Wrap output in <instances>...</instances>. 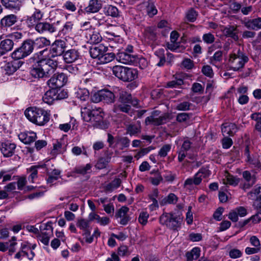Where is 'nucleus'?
I'll return each instance as SVG.
<instances>
[{"label": "nucleus", "mask_w": 261, "mask_h": 261, "mask_svg": "<svg viewBox=\"0 0 261 261\" xmlns=\"http://www.w3.org/2000/svg\"><path fill=\"white\" fill-rule=\"evenodd\" d=\"M105 14L113 17H117L119 15V11L118 8L112 5H109L104 8Z\"/></svg>", "instance_id": "58836bf2"}, {"label": "nucleus", "mask_w": 261, "mask_h": 261, "mask_svg": "<svg viewBox=\"0 0 261 261\" xmlns=\"http://www.w3.org/2000/svg\"><path fill=\"white\" fill-rule=\"evenodd\" d=\"M197 14L194 9L189 10L186 14V18L190 22H194L196 19Z\"/></svg>", "instance_id": "680f3d73"}, {"label": "nucleus", "mask_w": 261, "mask_h": 261, "mask_svg": "<svg viewBox=\"0 0 261 261\" xmlns=\"http://www.w3.org/2000/svg\"><path fill=\"white\" fill-rule=\"evenodd\" d=\"M191 116V115L189 113H179L176 116V120L177 121L180 123L184 122L188 120L190 118Z\"/></svg>", "instance_id": "6e6d98bb"}, {"label": "nucleus", "mask_w": 261, "mask_h": 261, "mask_svg": "<svg viewBox=\"0 0 261 261\" xmlns=\"http://www.w3.org/2000/svg\"><path fill=\"white\" fill-rule=\"evenodd\" d=\"M140 132L141 125L139 123L130 124L127 128V132L130 136L136 135Z\"/></svg>", "instance_id": "a19ab883"}, {"label": "nucleus", "mask_w": 261, "mask_h": 261, "mask_svg": "<svg viewBox=\"0 0 261 261\" xmlns=\"http://www.w3.org/2000/svg\"><path fill=\"white\" fill-rule=\"evenodd\" d=\"M108 50V47L102 44H100L97 46H92L90 49V54L91 57L94 59H100L103 54Z\"/></svg>", "instance_id": "dca6fc26"}, {"label": "nucleus", "mask_w": 261, "mask_h": 261, "mask_svg": "<svg viewBox=\"0 0 261 261\" xmlns=\"http://www.w3.org/2000/svg\"><path fill=\"white\" fill-rule=\"evenodd\" d=\"M184 83L182 79L175 78L174 80L167 83L166 87L171 88H178L182 85Z\"/></svg>", "instance_id": "8fccbe9b"}, {"label": "nucleus", "mask_w": 261, "mask_h": 261, "mask_svg": "<svg viewBox=\"0 0 261 261\" xmlns=\"http://www.w3.org/2000/svg\"><path fill=\"white\" fill-rule=\"evenodd\" d=\"M200 183L199 178L195 175L193 178H189L185 180L184 186L186 187L188 186H192V185H198Z\"/></svg>", "instance_id": "864d4df0"}, {"label": "nucleus", "mask_w": 261, "mask_h": 261, "mask_svg": "<svg viewBox=\"0 0 261 261\" xmlns=\"http://www.w3.org/2000/svg\"><path fill=\"white\" fill-rule=\"evenodd\" d=\"M116 58L118 61L125 64H133L136 60L135 56L130 55L126 51H122L118 53Z\"/></svg>", "instance_id": "f3484780"}, {"label": "nucleus", "mask_w": 261, "mask_h": 261, "mask_svg": "<svg viewBox=\"0 0 261 261\" xmlns=\"http://www.w3.org/2000/svg\"><path fill=\"white\" fill-rule=\"evenodd\" d=\"M18 138L23 143L30 144L35 141L37 135L33 132H22L19 134Z\"/></svg>", "instance_id": "5701e85b"}, {"label": "nucleus", "mask_w": 261, "mask_h": 261, "mask_svg": "<svg viewBox=\"0 0 261 261\" xmlns=\"http://www.w3.org/2000/svg\"><path fill=\"white\" fill-rule=\"evenodd\" d=\"M129 208L126 206H122L119 208L115 214V217L117 218H121L128 215L129 212Z\"/></svg>", "instance_id": "4d7b16f0"}, {"label": "nucleus", "mask_w": 261, "mask_h": 261, "mask_svg": "<svg viewBox=\"0 0 261 261\" xmlns=\"http://www.w3.org/2000/svg\"><path fill=\"white\" fill-rule=\"evenodd\" d=\"M73 23L71 22H67L63 26L62 30L60 31V34L63 35L68 34L72 31L73 28Z\"/></svg>", "instance_id": "5fc2aeb1"}, {"label": "nucleus", "mask_w": 261, "mask_h": 261, "mask_svg": "<svg viewBox=\"0 0 261 261\" xmlns=\"http://www.w3.org/2000/svg\"><path fill=\"white\" fill-rule=\"evenodd\" d=\"M13 46L14 43L11 39H7L2 41L0 43V57L11 50Z\"/></svg>", "instance_id": "bb28decb"}, {"label": "nucleus", "mask_w": 261, "mask_h": 261, "mask_svg": "<svg viewBox=\"0 0 261 261\" xmlns=\"http://www.w3.org/2000/svg\"><path fill=\"white\" fill-rule=\"evenodd\" d=\"M22 0H0L1 3L7 8L12 10H19Z\"/></svg>", "instance_id": "c85d7f7f"}, {"label": "nucleus", "mask_w": 261, "mask_h": 261, "mask_svg": "<svg viewBox=\"0 0 261 261\" xmlns=\"http://www.w3.org/2000/svg\"><path fill=\"white\" fill-rule=\"evenodd\" d=\"M34 25L35 30L42 34H53L57 31L54 24L46 21L37 22Z\"/></svg>", "instance_id": "4468645a"}, {"label": "nucleus", "mask_w": 261, "mask_h": 261, "mask_svg": "<svg viewBox=\"0 0 261 261\" xmlns=\"http://www.w3.org/2000/svg\"><path fill=\"white\" fill-rule=\"evenodd\" d=\"M221 130L223 136H232L238 131V128L234 123L226 122L222 125Z\"/></svg>", "instance_id": "4be33fe9"}, {"label": "nucleus", "mask_w": 261, "mask_h": 261, "mask_svg": "<svg viewBox=\"0 0 261 261\" xmlns=\"http://www.w3.org/2000/svg\"><path fill=\"white\" fill-rule=\"evenodd\" d=\"M211 174V171L207 167H202L199 169L198 172L195 174L198 177L200 182H201L202 178H206Z\"/></svg>", "instance_id": "09e8293b"}, {"label": "nucleus", "mask_w": 261, "mask_h": 261, "mask_svg": "<svg viewBox=\"0 0 261 261\" xmlns=\"http://www.w3.org/2000/svg\"><path fill=\"white\" fill-rule=\"evenodd\" d=\"M77 226L86 231V229L89 227V221L84 219H79L77 222Z\"/></svg>", "instance_id": "338daca9"}, {"label": "nucleus", "mask_w": 261, "mask_h": 261, "mask_svg": "<svg viewBox=\"0 0 261 261\" xmlns=\"http://www.w3.org/2000/svg\"><path fill=\"white\" fill-rule=\"evenodd\" d=\"M191 105L192 104L189 102L184 101L177 105L175 109L178 111H188L190 109Z\"/></svg>", "instance_id": "052dcab7"}, {"label": "nucleus", "mask_w": 261, "mask_h": 261, "mask_svg": "<svg viewBox=\"0 0 261 261\" xmlns=\"http://www.w3.org/2000/svg\"><path fill=\"white\" fill-rule=\"evenodd\" d=\"M182 221L180 215L174 213H164L160 217V223L173 230L180 228Z\"/></svg>", "instance_id": "20e7f679"}, {"label": "nucleus", "mask_w": 261, "mask_h": 261, "mask_svg": "<svg viewBox=\"0 0 261 261\" xmlns=\"http://www.w3.org/2000/svg\"><path fill=\"white\" fill-rule=\"evenodd\" d=\"M244 155L246 158V161L250 165H253L255 167L260 168L261 164L259 160L257 157H252L249 153V148L248 146L245 147L244 150Z\"/></svg>", "instance_id": "cd10ccee"}, {"label": "nucleus", "mask_w": 261, "mask_h": 261, "mask_svg": "<svg viewBox=\"0 0 261 261\" xmlns=\"http://www.w3.org/2000/svg\"><path fill=\"white\" fill-rule=\"evenodd\" d=\"M46 168V165L45 164L42 165H38L36 166H32L28 170L31 172V174L29 177V179H31V182H34L35 179L37 178L38 176V169Z\"/></svg>", "instance_id": "2f4dec72"}, {"label": "nucleus", "mask_w": 261, "mask_h": 261, "mask_svg": "<svg viewBox=\"0 0 261 261\" xmlns=\"http://www.w3.org/2000/svg\"><path fill=\"white\" fill-rule=\"evenodd\" d=\"M16 145L10 141L7 140L1 142V151L5 157L12 156L15 152Z\"/></svg>", "instance_id": "2eb2a0df"}, {"label": "nucleus", "mask_w": 261, "mask_h": 261, "mask_svg": "<svg viewBox=\"0 0 261 261\" xmlns=\"http://www.w3.org/2000/svg\"><path fill=\"white\" fill-rule=\"evenodd\" d=\"M202 39L204 43L209 44L215 42V37L213 34L211 33H208L203 35Z\"/></svg>", "instance_id": "13d9d810"}, {"label": "nucleus", "mask_w": 261, "mask_h": 261, "mask_svg": "<svg viewBox=\"0 0 261 261\" xmlns=\"http://www.w3.org/2000/svg\"><path fill=\"white\" fill-rule=\"evenodd\" d=\"M81 115L85 121L95 123L100 122L103 117V113L100 108L92 110L87 108H82Z\"/></svg>", "instance_id": "0eeeda50"}, {"label": "nucleus", "mask_w": 261, "mask_h": 261, "mask_svg": "<svg viewBox=\"0 0 261 261\" xmlns=\"http://www.w3.org/2000/svg\"><path fill=\"white\" fill-rule=\"evenodd\" d=\"M171 149V144H165L161 148L159 151L158 155L161 158H164L167 155L168 153L170 151Z\"/></svg>", "instance_id": "3c124183"}, {"label": "nucleus", "mask_w": 261, "mask_h": 261, "mask_svg": "<svg viewBox=\"0 0 261 261\" xmlns=\"http://www.w3.org/2000/svg\"><path fill=\"white\" fill-rule=\"evenodd\" d=\"M66 150V145L57 141L53 144V148L50 151V154L56 156L57 154L63 153Z\"/></svg>", "instance_id": "7c9ffc66"}, {"label": "nucleus", "mask_w": 261, "mask_h": 261, "mask_svg": "<svg viewBox=\"0 0 261 261\" xmlns=\"http://www.w3.org/2000/svg\"><path fill=\"white\" fill-rule=\"evenodd\" d=\"M222 51L218 50L216 51L214 55L210 58V63L213 65L217 66V64L222 61Z\"/></svg>", "instance_id": "79ce46f5"}, {"label": "nucleus", "mask_w": 261, "mask_h": 261, "mask_svg": "<svg viewBox=\"0 0 261 261\" xmlns=\"http://www.w3.org/2000/svg\"><path fill=\"white\" fill-rule=\"evenodd\" d=\"M24 114L31 122L40 126L45 125L49 120V113L40 108H29L25 111Z\"/></svg>", "instance_id": "f03ea898"}, {"label": "nucleus", "mask_w": 261, "mask_h": 261, "mask_svg": "<svg viewBox=\"0 0 261 261\" xmlns=\"http://www.w3.org/2000/svg\"><path fill=\"white\" fill-rule=\"evenodd\" d=\"M149 215L147 212H142L139 216L138 221L143 225L146 224Z\"/></svg>", "instance_id": "69168bd1"}, {"label": "nucleus", "mask_w": 261, "mask_h": 261, "mask_svg": "<svg viewBox=\"0 0 261 261\" xmlns=\"http://www.w3.org/2000/svg\"><path fill=\"white\" fill-rule=\"evenodd\" d=\"M157 29L154 27H148L145 29V36L146 38L150 41H154L156 40Z\"/></svg>", "instance_id": "c9c22d12"}, {"label": "nucleus", "mask_w": 261, "mask_h": 261, "mask_svg": "<svg viewBox=\"0 0 261 261\" xmlns=\"http://www.w3.org/2000/svg\"><path fill=\"white\" fill-rule=\"evenodd\" d=\"M229 256L231 258H237L242 256V252L238 249H232L229 252Z\"/></svg>", "instance_id": "774afa93"}, {"label": "nucleus", "mask_w": 261, "mask_h": 261, "mask_svg": "<svg viewBox=\"0 0 261 261\" xmlns=\"http://www.w3.org/2000/svg\"><path fill=\"white\" fill-rule=\"evenodd\" d=\"M34 46H36L38 48H42L50 45V41L45 37H39L36 38L35 40H33Z\"/></svg>", "instance_id": "473e14b6"}, {"label": "nucleus", "mask_w": 261, "mask_h": 261, "mask_svg": "<svg viewBox=\"0 0 261 261\" xmlns=\"http://www.w3.org/2000/svg\"><path fill=\"white\" fill-rule=\"evenodd\" d=\"M168 49L171 51L176 53H179L185 50V47L182 45H180L179 43L176 42L168 43L167 45Z\"/></svg>", "instance_id": "a18cd8bd"}, {"label": "nucleus", "mask_w": 261, "mask_h": 261, "mask_svg": "<svg viewBox=\"0 0 261 261\" xmlns=\"http://www.w3.org/2000/svg\"><path fill=\"white\" fill-rule=\"evenodd\" d=\"M113 73L121 81L131 82L138 77V71L134 68L116 65L112 68Z\"/></svg>", "instance_id": "7ed1b4c3"}, {"label": "nucleus", "mask_w": 261, "mask_h": 261, "mask_svg": "<svg viewBox=\"0 0 261 261\" xmlns=\"http://www.w3.org/2000/svg\"><path fill=\"white\" fill-rule=\"evenodd\" d=\"M200 249L198 247L193 248L190 252H188L186 254L187 261H193L197 259L200 255Z\"/></svg>", "instance_id": "4c0bfd02"}, {"label": "nucleus", "mask_w": 261, "mask_h": 261, "mask_svg": "<svg viewBox=\"0 0 261 261\" xmlns=\"http://www.w3.org/2000/svg\"><path fill=\"white\" fill-rule=\"evenodd\" d=\"M39 228L38 239L44 245H48L50 238L53 234V223L48 221L46 223H42L40 225Z\"/></svg>", "instance_id": "1a4fd4ad"}, {"label": "nucleus", "mask_w": 261, "mask_h": 261, "mask_svg": "<svg viewBox=\"0 0 261 261\" xmlns=\"http://www.w3.org/2000/svg\"><path fill=\"white\" fill-rule=\"evenodd\" d=\"M202 73L205 76L212 77L214 76V72L212 68L208 65H204L201 69Z\"/></svg>", "instance_id": "bf43d9fd"}, {"label": "nucleus", "mask_w": 261, "mask_h": 261, "mask_svg": "<svg viewBox=\"0 0 261 261\" xmlns=\"http://www.w3.org/2000/svg\"><path fill=\"white\" fill-rule=\"evenodd\" d=\"M75 94L76 97L81 101H86L89 98V92L87 88H79Z\"/></svg>", "instance_id": "e433bc0d"}, {"label": "nucleus", "mask_w": 261, "mask_h": 261, "mask_svg": "<svg viewBox=\"0 0 261 261\" xmlns=\"http://www.w3.org/2000/svg\"><path fill=\"white\" fill-rule=\"evenodd\" d=\"M153 173V171L151 172V174ZM154 176L153 177H150L149 178L150 182L154 186L159 185L160 182L163 181V178L161 175V174L158 171H155L154 172Z\"/></svg>", "instance_id": "37998d69"}, {"label": "nucleus", "mask_w": 261, "mask_h": 261, "mask_svg": "<svg viewBox=\"0 0 261 261\" xmlns=\"http://www.w3.org/2000/svg\"><path fill=\"white\" fill-rule=\"evenodd\" d=\"M146 12L148 15L152 17L157 13V10L152 3H148L146 6Z\"/></svg>", "instance_id": "e2e57ef3"}, {"label": "nucleus", "mask_w": 261, "mask_h": 261, "mask_svg": "<svg viewBox=\"0 0 261 261\" xmlns=\"http://www.w3.org/2000/svg\"><path fill=\"white\" fill-rule=\"evenodd\" d=\"M29 61L33 63L30 72L35 78L48 77L55 72L58 66V61L52 57L43 58L35 61L33 57Z\"/></svg>", "instance_id": "f257e3e1"}, {"label": "nucleus", "mask_w": 261, "mask_h": 261, "mask_svg": "<svg viewBox=\"0 0 261 261\" xmlns=\"http://www.w3.org/2000/svg\"><path fill=\"white\" fill-rule=\"evenodd\" d=\"M66 47V43L64 40L61 39L56 40L51 45L50 48L49 52L51 54V57L54 58L56 57L63 56L65 52V49Z\"/></svg>", "instance_id": "9b49d317"}, {"label": "nucleus", "mask_w": 261, "mask_h": 261, "mask_svg": "<svg viewBox=\"0 0 261 261\" xmlns=\"http://www.w3.org/2000/svg\"><path fill=\"white\" fill-rule=\"evenodd\" d=\"M244 25L249 29L257 30L261 29V17L245 21Z\"/></svg>", "instance_id": "c756f323"}, {"label": "nucleus", "mask_w": 261, "mask_h": 261, "mask_svg": "<svg viewBox=\"0 0 261 261\" xmlns=\"http://www.w3.org/2000/svg\"><path fill=\"white\" fill-rule=\"evenodd\" d=\"M130 103L118 102L115 106L114 110L116 112L121 111L126 113H129L131 111Z\"/></svg>", "instance_id": "f704fd0d"}, {"label": "nucleus", "mask_w": 261, "mask_h": 261, "mask_svg": "<svg viewBox=\"0 0 261 261\" xmlns=\"http://www.w3.org/2000/svg\"><path fill=\"white\" fill-rule=\"evenodd\" d=\"M91 171V165L87 164L85 166H78L74 168L73 172L75 173L85 175Z\"/></svg>", "instance_id": "ea45409f"}, {"label": "nucleus", "mask_w": 261, "mask_h": 261, "mask_svg": "<svg viewBox=\"0 0 261 261\" xmlns=\"http://www.w3.org/2000/svg\"><path fill=\"white\" fill-rule=\"evenodd\" d=\"M178 200V197L173 193H170L167 197L162 199L161 203L163 205L167 204H175Z\"/></svg>", "instance_id": "c03bdc74"}, {"label": "nucleus", "mask_w": 261, "mask_h": 261, "mask_svg": "<svg viewBox=\"0 0 261 261\" xmlns=\"http://www.w3.org/2000/svg\"><path fill=\"white\" fill-rule=\"evenodd\" d=\"M43 13L39 9H35L33 14L31 16H28L26 19V22L29 27L35 25V22H39L43 17Z\"/></svg>", "instance_id": "412c9836"}, {"label": "nucleus", "mask_w": 261, "mask_h": 261, "mask_svg": "<svg viewBox=\"0 0 261 261\" xmlns=\"http://www.w3.org/2000/svg\"><path fill=\"white\" fill-rule=\"evenodd\" d=\"M115 93L118 94V102L130 103L133 106H137L138 105V100L136 98L133 99L132 95L126 91L117 87Z\"/></svg>", "instance_id": "f8f14e48"}, {"label": "nucleus", "mask_w": 261, "mask_h": 261, "mask_svg": "<svg viewBox=\"0 0 261 261\" xmlns=\"http://www.w3.org/2000/svg\"><path fill=\"white\" fill-rule=\"evenodd\" d=\"M67 77L64 73H57L48 80L47 85L53 89H60L67 82Z\"/></svg>", "instance_id": "9d476101"}, {"label": "nucleus", "mask_w": 261, "mask_h": 261, "mask_svg": "<svg viewBox=\"0 0 261 261\" xmlns=\"http://www.w3.org/2000/svg\"><path fill=\"white\" fill-rule=\"evenodd\" d=\"M18 17L14 14H9L4 17L1 21V23L3 27H10L16 23L18 21Z\"/></svg>", "instance_id": "a878e982"}, {"label": "nucleus", "mask_w": 261, "mask_h": 261, "mask_svg": "<svg viewBox=\"0 0 261 261\" xmlns=\"http://www.w3.org/2000/svg\"><path fill=\"white\" fill-rule=\"evenodd\" d=\"M89 41L90 43L97 44L100 42L102 40V37L99 33L96 31L93 30L92 31H89Z\"/></svg>", "instance_id": "72a5a7b5"}, {"label": "nucleus", "mask_w": 261, "mask_h": 261, "mask_svg": "<svg viewBox=\"0 0 261 261\" xmlns=\"http://www.w3.org/2000/svg\"><path fill=\"white\" fill-rule=\"evenodd\" d=\"M243 176L245 181L244 183L243 189L244 190L249 189L255 182V178L254 175H251L248 171H245L243 172Z\"/></svg>", "instance_id": "b1692460"}, {"label": "nucleus", "mask_w": 261, "mask_h": 261, "mask_svg": "<svg viewBox=\"0 0 261 261\" xmlns=\"http://www.w3.org/2000/svg\"><path fill=\"white\" fill-rule=\"evenodd\" d=\"M248 56L240 49L229 55L228 63L233 71H238L243 68L248 62Z\"/></svg>", "instance_id": "39448f33"}, {"label": "nucleus", "mask_w": 261, "mask_h": 261, "mask_svg": "<svg viewBox=\"0 0 261 261\" xmlns=\"http://www.w3.org/2000/svg\"><path fill=\"white\" fill-rule=\"evenodd\" d=\"M91 99L95 103L103 101L107 103H112L115 100V94L109 90L103 89L94 93Z\"/></svg>", "instance_id": "6e6552de"}, {"label": "nucleus", "mask_w": 261, "mask_h": 261, "mask_svg": "<svg viewBox=\"0 0 261 261\" xmlns=\"http://www.w3.org/2000/svg\"><path fill=\"white\" fill-rule=\"evenodd\" d=\"M57 89L51 88L47 91L42 97L43 101L46 103L51 105L54 101L57 100Z\"/></svg>", "instance_id": "393cba45"}, {"label": "nucleus", "mask_w": 261, "mask_h": 261, "mask_svg": "<svg viewBox=\"0 0 261 261\" xmlns=\"http://www.w3.org/2000/svg\"><path fill=\"white\" fill-rule=\"evenodd\" d=\"M34 49L33 40L27 39L23 42L19 47L16 48L11 54V57L15 60L23 59L30 55L33 52Z\"/></svg>", "instance_id": "423d86ee"}, {"label": "nucleus", "mask_w": 261, "mask_h": 261, "mask_svg": "<svg viewBox=\"0 0 261 261\" xmlns=\"http://www.w3.org/2000/svg\"><path fill=\"white\" fill-rule=\"evenodd\" d=\"M223 183L225 185L236 186L238 184L239 180L232 175L227 174L226 175L225 178L223 179Z\"/></svg>", "instance_id": "de8ad7c7"}, {"label": "nucleus", "mask_w": 261, "mask_h": 261, "mask_svg": "<svg viewBox=\"0 0 261 261\" xmlns=\"http://www.w3.org/2000/svg\"><path fill=\"white\" fill-rule=\"evenodd\" d=\"M14 64V62L12 61L8 62L6 64L5 70L7 73L9 75L13 74L16 71V67Z\"/></svg>", "instance_id": "0e129e2a"}, {"label": "nucleus", "mask_w": 261, "mask_h": 261, "mask_svg": "<svg viewBox=\"0 0 261 261\" xmlns=\"http://www.w3.org/2000/svg\"><path fill=\"white\" fill-rule=\"evenodd\" d=\"M159 114L160 112L158 111H154L150 116L146 118V123L154 125H160L165 123L167 122L168 116L166 115L159 116Z\"/></svg>", "instance_id": "ddd939ff"}, {"label": "nucleus", "mask_w": 261, "mask_h": 261, "mask_svg": "<svg viewBox=\"0 0 261 261\" xmlns=\"http://www.w3.org/2000/svg\"><path fill=\"white\" fill-rule=\"evenodd\" d=\"M110 160V158H101L99 159L96 164V167L99 169L106 168Z\"/></svg>", "instance_id": "603ef678"}, {"label": "nucleus", "mask_w": 261, "mask_h": 261, "mask_svg": "<svg viewBox=\"0 0 261 261\" xmlns=\"http://www.w3.org/2000/svg\"><path fill=\"white\" fill-rule=\"evenodd\" d=\"M223 34L227 37H230L234 41L239 39V30L236 25H228L223 30Z\"/></svg>", "instance_id": "aec40b11"}, {"label": "nucleus", "mask_w": 261, "mask_h": 261, "mask_svg": "<svg viewBox=\"0 0 261 261\" xmlns=\"http://www.w3.org/2000/svg\"><path fill=\"white\" fill-rule=\"evenodd\" d=\"M101 7V0H90L88 6L84 9V11L87 14L96 13Z\"/></svg>", "instance_id": "6ab92c4d"}, {"label": "nucleus", "mask_w": 261, "mask_h": 261, "mask_svg": "<svg viewBox=\"0 0 261 261\" xmlns=\"http://www.w3.org/2000/svg\"><path fill=\"white\" fill-rule=\"evenodd\" d=\"M115 54L113 53H105L99 60L100 64H106L112 61L115 59Z\"/></svg>", "instance_id": "49530a36"}, {"label": "nucleus", "mask_w": 261, "mask_h": 261, "mask_svg": "<svg viewBox=\"0 0 261 261\" xmlns=\"http://www.w3.org/2000/svg\"><path fill=\"white\" fill-rule=\"evenodd\" d=\"M80 53L75 49H70L66 51L63 56V60L66 63H72L78 60Z\"/></svg>", "instance_id": "a211bd4d"}]
</instances>
